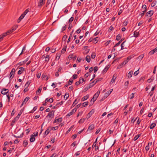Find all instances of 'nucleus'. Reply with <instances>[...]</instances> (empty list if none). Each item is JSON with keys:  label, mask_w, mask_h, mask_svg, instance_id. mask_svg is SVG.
<instances>
[{"label": "nucleus", "mask_w": 157, "mask_h": 157, "mask_svg": "<svg viewBox=\"0 0 157 157\" xmlns=\"http://www.w3.org/2000/svg\"><path fill=\"white\" fill-rule=\"evenodd\" d=\"M54 111H53L49 112L48 113V115L46 117H48L51 119L54 117Z\"/></svg>", "instance_id": "obj_2"}, {"label": "nucleus", "mask_w": 157, "mask_h": 157, "mask_svg": "<svg viewBox=\"0 0 157 157\" xmlns=\"http://www.w3.org/2000/svg\"><path fill=\"white\" fill-rule=\"evenodd\" d=\"M98 38L96 37L93 38V43L95 44L98 42Z\"/></svg>", "instance_id": "obj_23"}, {"label": "nucleus", "mask_w": 157, "mask_h": 157, "mask_svg": "<svg viewBox=\"0 0 157 157\" xmlns=\"http://www.w3.org/2000/svg\"><path fill=\"white\" fill-rule=\"evenodd\" d=\"M77 102V99H75L74 102L73 103L72 105V106H73H73H74L76 105V104L77 103V102Z\"/></svg>", "instance_id": "obj_56"}, {"label": "nucleus", "mask_w": 157, "mask_h": 157, "mask_svg": "<svg viewBox=\"0 0 157 157\" xmlns=\"http://www.w3.org/2000/svg\"><path fill=\"white\" fill-rule=\"evenodd\" d=\"M139 35V32L137 30L135 31L134 32V36L135 37H137Z\"/></svg>", "instance_id": "obj_15"}, {"label": "nucleus", "mask_w": 157, "mask_h": 157, "mask_svg": "<svg viewBox=\"0 0 157 157\" xmlns=\"http://www.w3.org/2000/svg\"><path fill=\"white\" fill-rule=\"evenodd\" d=\"M147 7L146 6V5H144L142 6V9H141V10H147Z\"/></svg>", "instance_id": "obj_38"}, {"label": "nucleus", "mask_w": 157, "mask_h": 157, "mask_svg": "<svg viewBox=\"0 0 157 157\" xmlns=\"http://www.w3.org/2000/svg\"><path fill=\"white\" fill-rule=\"evenodd\" d=\"M121 38V36H120L119 35H117L116 38V39L117 40H119Z\"/></svg>", "instance_id": "obj_46"}, {"label": "nucleus", "mask_w": 157, "mask_h": 157, "mask_svg": "<svg viewBox=\"0 0 157 157\" xmlns=\"http://www.w3.org/2000/svg\"><path fill=\"white\" fill-rule=\"evenodd\" d=\"M141 136V134H139L138 135L136 136L134 139L133 140L134 141H136L137 140V139Z\"/></svg>", "instance_id": "obj_26"}, {"label": "nucleus", "mask_w": 157, "mask_h": 157, "mask_svg": "<svg viewBox=\"0 0 157 157\" xmlns=\"http://www.w3.org/2000/svg\"><path fill=\"white\" fill-rule=\"evenodd\" d=\"M15 71V69L14 68H13L10 73V79H12L13 77Z\"/></svg>", "instance_id": "obj_3"}, {"label": "nucleus", "mask_w": 157, "mask_h": 157, "mask_svg": "<svg viewBox=\"0 0 157 157\" xmlns=\"http://www.w3.org/2000/svg\"><path fill=\"white\" fill-rule=\"evenodd\" d=\"M45 101L46 102H48V101H49L50 103H52L53 101V99L52 98H50L49 99H48V98H47L45 100Z\"/></svg>", "instance_id": "obj_21"}, {"label": "nucleus", "mask_w": 157, "mask_h": 157, "mask_svg": "<svg viewBox=\"0 0 157 157\" xmlns=\"http://www.w3.org/2000/svg\"><path fill=\"white\" fill-rule=\"evenodd\" d=\"M42 57L43 58H45V62H47L49 61V55H47L46 56H45L44 55H43Z\"/></svg>", "instance_id": "obj_10"}, {"label": "nucleus", "mask_w": 157, "mask_h": 157, "mask_svg": "<svg viewBox=\"0 0 157 157\" xmlns=\"http://www.w3.org/2000/svg\"><path fill=\"white\" fill-rule=\"evenodd\" d=\"M95 57V53H93L91 55V57L92 59H94Z\"/></svg>", "instance_id": "obj_61"}, {"label": "nucleus", "mask_w": 157, "mask_h": 157, "mask_svg": "<svg viewBox=\"0 0 157 157\" xmlns=\"http://www.w3.org/2000/svg\"><path fill=\"white\" fill-rule=\"evenodd\" d=\"M116 76L115 75H113V78L112 79L111 81L110 82V83L112 84L113 83L115 82V80L116 78Z\"/></svg>", "instance_id": "obj_17"}, {"label": "nucleus", "mask_w": 157, "mask_h": 157, "mask_svg": "<svg viewBox=\"0 0 157 157\" xmlns=\"http://www.w3.org/2000/svg\"><path fill=\"white\" fill-rule=\"evenodd\" d=\"M101 130V128H98L96 131V132H95V134H98L99 132H100Z\"/></svg>", "instance_id": "obj_64"}, {"label": "nucleus", "mask_w": 157, "mask_h": 157, "mask_svg": "<svg viewBox=\"0 0 157 157\" xmlns=\"http://www.w3.org/2000/svg\"><path fill=\"white\" fill-rule=\"evenodd\" d=\"M56 119H57V122H62V118H61V117L59 118Z\"/></svg>", "instance_id": "obj_48"}, {"label": "nucleus", "mask_w": 157, "mask_h": 157, "mask_svg": "<svg viewBox=\"0 0 157 157\" xmlns=\"http://www.w3.org/2000/svg\"><path fill=\"white\" fill-rule=\"evenodd\" d=\"M28 142L27 140H25L23 142V144L24 146L26 147L28 145Z\"/></svg>", "instance_id": "obj_34"}, {"label": "nucleus", "mask_w": 157, "mask_h": 157, "mask_svg": "<svg viewBox=\"0 0 157 157\" xmlns=\"http://www.w3.org/2000/svg\"><path fill=\"white\" fill-rule=\"evenodd\" d=\"M82 113H83V112L82 111L79 112L78 113L77 116V117H78V116H81L82 115Z\"/></svg>", "instance_id": "obj_53"}, {"label": "nucleus", "mask_w": 157, "mask_h": 157, "mask_svg": "<svg viewBox=\"0 0 157 157\" xmlns=\"http://www.w3.org/2000/svg\"><path fill=\"white\" fill-rule=\"evenodd\" d=\"M157 52V50H152L150 52H149V54L150 55L153 54L154 52Z\"/></svg>", "instance_id": "obj_27"}, {"label": "nucleus", "mask_w": 157, "mask_h": 157, "mask_svg": "<svg viewBox=\"0 0 157 157\" xmlns=\"http://www.w3.org/2000/svg\"><path fill=\"white\" fill-rule=\"evenodd\" d=\"M58 128V126H56L51 128L50 129L53 130H57Z\"/></svg>", "instance_id": "obj_40"}, {"label": "nucleus", "mask_w": 157, "mask_h": 157, "mask_svg": "<svg viewBox=\"0 0 157 157\" xmlns=\"http://www.w3.org/2000/svg\"><path fill=\"white\" fill-rule=\"evenodd\" d=\"M45 0H40L39 3L38 5L39 6H41L44 5V1Z\"/></svg>", "instance_id": "obj_16"}, {"label": "nucleus", "mask_w": 157, "mask_h": 157, "mask_svg": "<svg viewBox=\"0 0 157 157\" xmlns=\"http://www.w3.org/2000/svg\"><path fill=\"white\" fill-rule=\"evenodd\" d=\"M50 128H51V127H49L46 130V131L44 133V135L45 136H46L50 132Z\"/></svg>", "instance_id": "obj_14"}, {"label": "nucleus", "mask_w": 157, "mask_h": 157, "mask_svg": "<svg viewBox=\"0 0 157 157\" xmlns=\"http://www.w3.org/2000/svg\"><path fill=\"white\" fill-rule=\"evenodd\" d=\"M139 68L134 73V76H136L139 73L138 71H139Z\"/></svg>", "instance_id": "obj_51"}, {"label": "nucleus", "mask_w": 157, "mask_h": 157, "mask_svg": "<svg viewBox=\"0 0 157 157\" xmlns=\"http://www.w3.org/2000/svg\"><path fill=\"white\" fill-rule=\"evenodd\" d=\"M97 82H98V81H97L96 79H95L93 82H92L91 83H92V84H94V85L95 84H96Z\"/></svg>", "instance_id": "obj_58"}, {"label": "nucleus", "mask_w": 157, "mask_h": 157, "mask_svg": "<svg viewBox=\"0 0 157 157\" xmlns=\"http://www.w3.org/2000/svg\"><path fill=\"white\" fill-rule=\"evenodd\" d=\"M30 11V9L29 8H28L27 9L22 13L24 16H25V15Z\"/></svg>", "instance_id": "obj_29"}, {"label": "nucleus", "mask_w": 157, "mask_h": 157, "mask_svg": "<svg viewBox=\"0 0 157 157\" xmlns=\"http://www.w3.org/2000/svg\"><path fill=\"white\" fill-rule=\"evenodd\" d=\"M69 97V94L68 93H66L65 94L64 96V99L66 100Z\"/></svg>", "instance_id": "obj_31"}, {"label": "nucleus", "mask_w": 157, "mask_h": 157, "mask_svg": "<svg viewBox=\"0 0 157 157\" xmlns=\"http://www.w3.org/2000/svg\"><path fill=\"white\" fill-rule=\"evenodd\" d=\"M113 90V89H111L105 93V94L104 98H106L111 93Z\"/></svg>", "instance_id": "obj_6"}, {"label": "nucleus", "mask_w": 157, "mask_h": 157, "mask_svg": "<svg viewBox=\"0 0 157 157\" xmlns=\"http://www.w3.org/2000/svg\"><path fill=\"white\" fill-rule=\"evenodd\" d=\"M93 147H94L95 151H97L98 148V147L96 145V144H93L92 146V148Z\"/></svg>", "instance_id": "obj_28"}, {"label": "nucleus", "mask_w": 157, "mask_h": 157, "mask_svg": "<svg viewBox=\"0 0 157 157\" xmlns=\"http://www.w3.org/2000/svg\"><path fill=\"white\" fill-rule=\"evenodd\" d=\"M94 85V84H92V83H90V84L88 86H87L86 87V88H87V90L89 89L90 88H91V87H92Z\"/></svg>", "instance_id": "obj_33"}, {"label": "nucleus", "mask_w": 157, "mask_h": 157, "mask_svg": "<svg viewBox=\"0 0 157 157\" xmlns=\"http://www.w3.org/2000/svg\"><path fill=\"white\" fill-rule=\"evenodd\" d=\"M88 105V102H87L83 103L82 104V107H84Z\"/></svg>", "instance_id": "obj_42"}, {"label": "nucleus", "mask_w": 157, "mask_h": 157, "mask_svg": "<svg viewBox=\"0 0 157 157\" xmlns=\"http://www.w3.org/2000/svg\"><path fill=\"white\" fill-rule=\"evenodd\" d=\"M25 16H24V15L22 14L18 19L17 21V22L19 23L21 21L24 17Z\"/></svg>", "instance_id": "obj_18"}, {"label": "nucleus", "mask_w": 157, "mask_h": 157, "mask_svg": "<svg viewBox=\"0 0 157 157\" xmlns=\"http://www.w3.org/2000/svg\"><path fill=\"white\" fill-rule=\"evenodd\" d=\"M6 36V35L3 33L2 35L0 36V41H1L2 39H3V38L4 37Z\"/></svg>", "instance_id": "obj_35"}, {"label": "nucleus", "mask_w": 157, "mask_h": 157, "mask_svg": "<svg viewBox=\"0 0 157 157\" xmlns=\"http://www.w3.org/2000/svg\"><path fill=\"white\" fill-rule=\"evenodd\" d=\"M74 20V17H71V18L69 19V21L70 23V24Z\"/></svg>", "instance_id": "obj_59"}, {"label": "nucleus", "mask_w": 157, "mask_h": 157, "mask_svg": "<svg viewBox=\"0 0 157 157\" xmlns=\"http://www.w3.org/2000/svg\"><path fill=\"white\" fill-rule=\"evenodd\" d=\"M73 82V81L72 79H70L68 82V84L69 85H71Z\"/></svg>", "instance_id": "obj_52"}, {"label": "nucleus", "mask_w": 157, "mask_h": 157, "mask_svg": "<svg viewBox=\"0 0 157 157\" xmlns=\"http://www.w3.org/2000/svg\"><path fill=\"white\" fill-rule=\"evenodd\" d=\"M134 93H132L130 95V98L131 99H132L133 98H134Z\"/></svg>", "instance_id": "obj_49"}, {"label": "nucleus", "mask_w": 157, "mask_h": 157, "mask_svg": "<svg viewBox=\"0 0 157 157\" xmlns=\"http://www.w3.org/2000/svg\"><path fill=\"white\" fill-rule=\"evenodd\" d=\"M35 139L34 136L33 135H31L30 139V141L31 142H34L35 141Z\"/></svg>", "instance_id": "obj_19"}, {"label": "nucleus", "mask_w": 157, "mask_h": 157, "mask_svg": "<svg viewBox=\"0 0 157 157\" xmlns=\"http://www.w3.org/2000/svg\"><path fill=\"white\" fill-rule=\"evenodd\" d=\"M111 42V40H108L105 43L104 45L105 46H107L108 44H109Z\"/></svg>", "instance_id": "obj_55"}, {"label": "nucleus", "mask_w": 157, "mask_h": 157, "mask_svg": "<svg viewBox=\"0 0 157 157\" xmlns=\"http://www.w3.org/2000/svg\"><path fill=\"white\" fill-rule=\"evenodd\" d=\"M100 93V91H98L94 95L93 99H97V98L98 97L99 94Z\"/></svg>", "instance_id": "obj_11"}, {"label": "nucleus", "mask_w": 157, "mask_h": 157, "mask_svg": "<svg viewBox=\"0 0 157 157\" xmlns=\"http://www.w3.org/2000/svg\"><path fill=\"white\" fill-rule=\"evenodd\" d=\"M144 57L143 54L141 55L138 57V59L141 60Z\"/></svg>", "instance_id": "obj_45"}, {"label": "nucleus", "mask_w": 157, "mask_h": 157, "mask_svg": "<svg viewBox=\"0 0 157 157\" xmlns=\"http://www.w3.org/2000/svg\"><path fill=\"white\" fill-rule=\"evenodd\" d=\"M125 42H123L121 45V49H124V44Z\"/></svg>", "instance_id": "obj_62"}, {"label": "nucleus", "mask_w": 157, "mask_h": 157, "mask_svg": "<svg viewBox=\"0 0 157 157\" xmlns=\"http://www.w3.org/2000/svg\"><path fill=\"white\" fill-rule=\"evenodd\" d=\"M76 144V142L74 141L71 145V146L75 147Z\"/></svg>", "instance_id": "obj_60"}, {"label": "nucleus", "mask_w": 157, "mask_h": 157, "mask_svg": "<svg viewBox=\"0 0 157 157\" xmlns=\"http://www.w3.org/2000/svg\"><path fill=\"white\" fill-rule=\"evenodd\" d=\"M154 13V11L153 10H150L146 13V16L149 17L151 16Z\"/></svg>", "instance_id": "obj_7"}, {"label": "nucleus", "mask_w": 157, "mask_h": 157, "mask_svg": "<svg viewBox=\"0 0 157 157\" xmlns=\"http://www.w3.org/2000/svg\"><path fill=\"white\" fill-rule=\"evenodd\" d=\"M145 79L144 77H141L139 80V81L140 82H143Z\"/></svg>", "instance_id": "obj_30"}, {"label": "nucleus", "mask_w": 157, "mask_h": 157, "mask_svg": "<svg viewBox=\"0 0 157 157\" xmlns=\"http://www.w3.org/2000/svg\"><path fill=\"white\" fill-rule=\"evenodd\" d=\"M156 1H153V2L151 4V6H152V7L154 6H155V5H156Z\"/></svg>", "instance_id": "obj_37"}, {"label": "nucleus", "mask_w": 157, "mask_h": 157, "mask_svg": "<svg viewBox=\"0 0 157 157\" xmlns=\"http://www.w3.org/2000/svg\"><path fill=\"white\" fill-rule=\"evenodd\" d=\"M146 10H144V11L141 12L140 15H141V17L143 16L144 15L145 13L146 12Z\"/></svg>", "instance_id": "obj_36"}, {"label": "nucleus", "mask_w": 157, "mask_h": 157, "mask_svg": "<svg viewBox=\"0 0 157 157\" xmlns=\"http://www.w3.org/2000/svg\"><path fill=\"white\" fill-rule=\"evenodd\" d=\"M122 41V40H121L120 41L117 43L114 46V49H115L114 48L115 47H116V46H119L120 43H121V42Z\"/></svg>", "instance_id": "obj_44"}, {"label": "nucleus", "mask_w": 157, "mask_h": 157, "mask_svg": "<svg viewBox=\"0 0 157 157\" xmlns=\"http://www.w3.org/2000/svg\"><path fill=\"white\" fill-rule=\"evenodd\" d=\"M110 66L109 65L107 66L103 70V72L104 73H105L107 72Z\"/></svg>", "instance_id": "obj_24"}, {"label": "nucleus", "mask_w": 157, "mask_h": 157, "mask_svg": "<svg viewBox=\"0 0 157 157\" xmlns=\"http://www.w3.org/2000/svg\"><path fill=\"white\" fill-rule=\"evenodd\" d=\"M29 98L28 97H26L25 99L23 100V101L20 107H21L24 104H25L26 102H27V101L29 100Z\"/></svg>", "instance_id": "obj_5"}, {"label": "nucleus", "mask_w": 157, "mask_h": 157, "mask_svg": "<svg viewBox=\"0 0 157 157\" xmlns=\"http://www.w3.org/2000/svg\"><path fill=\"white\" fill-rule=\"evenodd\" d=\"M133 73V71H129L127 75L128 78H130L132 77Z\"/></svg>", "instance_id": "obj_12"}, {"label": "nucleus", "mask_w": 157, "mask_h": 157, "mask_svg": "<svg viewBox=\"0 0 157 157\" xmlns=\"http://www.w3.org/2000/svg\"><path fill=\"white\" fill-rule=\"evenodd\" d=\"M61 55V53H57L56 55V59H57V60L59 59Z\"/></svg>", "instance_id": "obj_32"}, {"label": "nucleus", "mask_w": 157, "mask_h": 157, "mask_svg": "<svg viewBox=\"0 0 157 157\" xmlns=\"http://www.w3.org/2000/svg\"><path fill=\"white\" fill-rule=\"evenodd\" d=\"M94 125L93 124H91L87 130V132H91L92 130L94 129Z\"/></svg>", "instance_id": "obj_4"}, {"label": "nucleus", "mask_w": 157, "mask_h": 157, "mask_svg": "<svg viewBox=\"0 0 157 157\" xmlns=\"http://www.w3.org/2000/svg\"><path fill=\"white\" fill-rule=\"evenodd\" d=\"M17 73L18 75L21 74L23 72V71H25V68L22 67H20Z\"/></svg>", "instance_id": "obj_9"}, {"label": "nucleus", "mask_w": 157, "mask_h": 157, "mask_svg": "<svg viewBox=\"0 0 157 157\" xmlns=\"http://www.w3.org/2000/svg\"><path fill=\"white\" fill-rule=\"evenodd\" d=\"M98 69L97 68V67H94V73H96L97 71H98Z\"/></svg>", "instance_id": "obj_63"}, {"label": "nucleus", "mask_w": 157, "mask_h": 157, "mask_svg": "<svg viewBox=\"0 0 157 157\" xmlns=\"http://www.w3.org/2000/svg\"><path fill=\"white\" fill-rule=\"evenodd\" d=\"M123 65V64H122V63L120 64L117 66V69H118L122 67Z\"/></svg>", "instance_id": "obj_47"}, {"label": "nucleus", "mask_w": 157, "mask_h": 157, "mask_svg": "<svg viewBox=\"0 0 157 157\" xmlns=\"http://www.w3.org/2000/svg\"><path fill=\"white\" fill-rule=\"evenodd\" d=\"M74 125L72 126L69 128V129L67 131L66 133L67 134L74 127Z\"/></svg>", "instance_id": "obj_43"}, {"label": "nucleus", "mask_w": 157, "mask_h": 157, "mask_svg": "<svg viewBox=\"0 0 157 157\" xmlns=\"http://www.w3.org/2000/svg\"><path fill=\"white\" fill-rule=\"evenodd\" d=\"M36 109H37V107L36 106L34 107L33 108V110L31 111L29 113H33L35 111H36Z\"/></svg>", "instance_id": "obj_41"}, {"label": "nucleus", "mask_w": 157, "mask_h": 157, "mask_svg": "<svg viewBox=\"0 0 157 157\" xmlns=\"http://www.w3.org/2000/svg\"><path fill=\"white\" fill-rule=\"evenodd\" d=\"M9 92V90L8 89L4 88L3 90L1 91V93L3 94H6Z\"/></svg>", "instance_id": "obj_8"}, {"label": "nucleus", "mask_w": 157, "mask_h": 157, "mask_svg": "<svg viewBox=\"0 0 157 157\" xmlns=\"http://www.w3.org/2000/svg\"><path fill=\"white\" fill-rule=\"evenodd\" d=\"M113 28L112 27V26H111L109 28L108 31L109 32H111L113 30Z\"/></svg>", "instance_id": "obj_54"}, {"label": "nucleus", "mask_w": 157, "mask_h": 157, "mask_svg": "<svg viewBox=\"0 0 157 157\" xmlns=\"http://www.w3.org/2000/svg\"><path fill=\"white\" fill-rule=\"evenodd\" d=\"M85 119L84 118L81 119L78 121L79 123H82L85 121Z\"/></svg>", "instance_id": "obj_39"}, {"label": "nucleus", "mask_w": 157, "mask_h": 157, "mask_svg": "<svg viewBox=\"0 0 157 157\" xmlns=\"http://www.w3.org/2000/svg\"><path fill=\"white\" fill-rule=\"evenodd\" d=\"M76 111V110H75V109H73L71 111L68 113L67 115V116H70L71 115L73 114L74 113H75Z\"/></svg>", "instance_id": "obj_13"}, {"label": "nucleus", "mask_w": 157, "mask_h": 157, "mask_svg": "<svg viewBox=\"0 0 157 157\" xmlns=\"http://www.w3.org/2000/svg\"><path fill=\"white\" fill-rule=\"evenodd\" d=\"M128 60L126 59L122 63V64H124V65L126 64V63L128 62Z\"/></svg>", "instance_id": "obj_57"}, {"label": "nucleus", "mask_w": 157, "mask_h": 157, "mask_svg": "<svg viewBox=\"0 0 157 157\" xmlns=\"http://www.w3.org/2000/svg\"><path fill=\"white\" fill-rule=\"evenodd\" d=\"M17 28V27L16 26H13L11 29H10L8 31H7L6 33H4V34L6 35V36L7 35H9V34L12 33L14 31H15Z\"/></svg>", "instance_id": "obj_1"}, {"label": "nucleus", "mask_w": 157, "mask_h": 157, "mask_svg": "<svg viewBox=\"0 0 157 157\" xmlns=\"http://www.w3.org/2000/svg\"><path fill=\"white\" fill-rule=\"evenodd\" d=\"M86 61L88 63H89L90 61V56H87L86 58Z\"/></svg>", "instance_id": "obj_22"}, {"label": "nucleus", "mask_w": 157, "mask_h": 157, "mask_svg": "<svg viewBox=\"0 0 157 157\" xmlns=\"http://www.w3.org/2000/svg\"><path fill=\"white\" fill-rule=\"evenodd\" d=\"M89 96L88 95H87L86 96H84L83 98H82L81 99V101H84L85 100H87L89 98Z\"/></svg>", "instance_id": "obj_20"}, {"label": "nucleus", "mask_w": 157, "mask_h": 157, "mask_svg": "<svg viewBox=\"0 0 157 157\" xmlns=\"http://www.w3.org/2000/svg\"><path fill=\"white\" fill-rule=\"evenodd\" d=\"M67 38V36L66 35H64L63 38V40L66 42V40Z\"/></svg>", "instance_id": "obj_50"}, {"label": "nucleus", "mask_w": 157, "mask_h": 157, "mask_svg": "<svg viewBox=\"0 0 157 157\" xmlns=\"http://www.w3.org/2000/svg\"><path fill=\"white\" fill-rule=\"evenodd\" d=\"M156 126V124L155 123H152L150 126L149 128L150 129L153 128Z\"/></svg>", "instance_id": "obj_25"}]
</instances>
